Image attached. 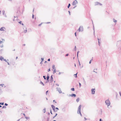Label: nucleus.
Returning a JSON list of instances; mask_svg holds the SVG:
<instances>
[{"instance_id": "obj_43", "label": "nucleus", "mask_w": 121, "mask_h": 121, "mask_svg": "<svg viewBox=\"0 0 121 121\" xmlns=\"http://www.w3.org/2000/svg\"><path fill=\"white\" fill-rule=\"evenodd\" d=\"M50 76H47V79H49L50 78Z\"/></svg>"}, {"instance_id": "obj_40", "label": "nucleus", "mask_w": 121, "mask_h": 121, "mask_svg": "<svg viewBox=\"0 0 121 121\" xmlns=\"http://www.w3.org/2000/svg\"><path fill=\"white\" fill-rule=\"evenodd\" d=\"M119 93L120 96L121 97V92L120 91Z\"/></svg>"}, {"instance_id": "obj_4", "label": "nucleus", "mask_w": 121, "mask_h": 121, "mask_svg": "<svg viewBox=\"0 0 121 121\" xmlns=\"http://www.w3.org/2000/svg\"><path fill=\"white\" fill-rule=\"evenodd\" d=\"M95 3V5L96 6L97 5H102V4L98 2H96Z\"/></svg>"}, {"instance_id": "obj_21", "label": "nucleus", "mask_w": 121, "mask_h": 121, "mask_svg": "<svg viewBox=\"0 0 121 121\" xmlns=\"http://www.w3.org/2000/svg\"><path fill=\"white\" fill-rule=\"evenodd\" d=\"M71 90L72 91H74V88H71Z\"/></svg>"}, {"instance_id": "obj_44", "label": "nucleus", "mask_w": 121, "mask_h": 121, "mask_svg": "<svg viewBox=\"0 0 121 121\" xmlns=\"http://www.w3.org/2000/svg\"><path fill=\"white\" fill-rule=\"evenodd\" d=\"M76 32H75V36H77V35H76Z\"/></svg>"}, {"instance_id": "obj_36", "label": "nucleus", "mask_w": 121, "mask_h": 121, "mask_svg": "<svg viewBox=\"0 0 121 121\" xmlns=\"http://www.w3.org/2000/svg\"><path fill=\"white\" fill-rule=\"evenodd\" d=\"M3 60L4 61L6 62H7V60L5 59H4Z\"/></svg>"}, {"instance_id": "obj_29", "label": "nucleus", "mask_w": 121, "mask_h": 121, "mask_svg": "<svg viewBox=\"0 0 121 121\" xmlns=\"http://www.w3.org/2000/svg\"><path fill=\"white\" fill-rule=\"evenodd\" d=\"M4 85V84H1L0 85V86H2V87Z\"/></svg>"}, {"instance_id": "obj_46", "label": "nucleus", "mask_w": 121, "mask_h": 121, "mask_svg": "<svg viewBox=\"0 0 121 121\" xmlns=\"http://www.w3.org/2000/svg\"><path fill=\"white\" fill-rule=\"evenodd\" d=\"M4 105L6 106H7L8 105V104L6 103H5L4 104Z\"/></svg>"}, {"instance_id": "obj_16", "label": "nucleus", "mask_w": 121, "mask_h": 121, "mask_svg": "<svg viewBox=\"0 0 121 121\" xmlns=\"http://www.w3.org/2000/svg\"><path fill=\"white\" fill-rule=\"evenodd\" d=\"M79 100V98H78L76 99V101L77 102H78Z\"/></svg>"}, {"instance_id": "obj_10", "label": "nucleus", "mask_w": 121, "mask_h": 121, "mask_svg": "<svg viewBox=\"0 0 121 121\" xmlns=\"http://www.w3.org/2000/svg\"><path fill=\"white\" fill-rule=\"evenodd\" d=\"M4 29H5V27H2L0 28V30L2 31H4Z\"/></svg>"}, {"instance_id": "obj_57", "label": "nucleus", "mask_w": 121, "mask_h": 121, "mask_svg": "<svg viewBox=\"0 0 121 121\" xmlns=\"http://www.w3.org/2000/svg\"><path fill=\"white\" fill-rule=\"evenodd\" d=\"M56 85H57L58 86H59V84H56Z\"/></svg>"}, {"instance_id": "obj_35", "label": "nucleus", "mask_w": 121, "mask_h": 121, "mask_svg": "<svg viewBox=\"0 0 121 121\" xmlns=\"http://www.w3.org/2000/svg\"><path fill=\"white\" fill-rule=\"evenodd\" d=\"M32 18L33 19H34V15L33 14H32Z\"/></svg>"}, {"instance_id": "obj_64", "label": "nucleus", "mask_w": 121, "mask_h": 121, "mask_svg": "<svg viewBox=\"0 0 121 121\" xmlns=\"http://www.w3.org/2000/svg\"><path fill=\"white\" fill-rule=\"evenodd\" d=\"M20 120V119H18V120H17V121H19Z\"/></svg>"}, {"instance_id": "obj_39", "label": "nucleus", "mask_w": 121, "mask_h": 121, "mask_svg": "<svg viewBox=\"0 0 121 121\" xmlns=\"http://www.w3.org/2000/svg\"><path fill=\"white\" fill-rule=\"evenodd\" d=\"M69 55V54L68 53H67L65 54V56H67Z\"/></svg>"}, {"instance_id": "obj_34", "label": "nucleus", "mask_w": 121, "mask_h": 121, "mask_svg": "<svg viewBox=\"0 0 121 121\" xmlns=\"http://www.w3.org/2000/svg\"><path fill=\"white\" fill-rule=\"evenodd\" d=\"M77 74H78V72H77V73H76L75 74H74L73 75V76H77Z\"/></svg>"}, {"instance_id": "obj_11", "label": "nucleus", "mask_w": 121, "mask_h": 121, "mask_svg": "<svg viewBox=\"0 0 121 121\" xmlns=\"http://www.w3.org/2000/svg\"><path fill=\"white\" fill-rule=\"evenodd\" d=\"M50 81L51 82L53 81V78L52 77V76H51V79Z\"/></svg>"}, {"instance_id": "obj_61", "label": "nucleus", "mask_w": 121, "mask_h": 121, "mask_svg": "<svg viewBox=\"0 0 121 121\" xmlns=\"http://www.w3.org/2000/svg\"><path fill=\"white\" fill-rule=\"evenodd\" d=\"M23 115L25 117H26V115H25V113H23Z\"/></svg>"}, {"instance_id": "obj_48", "label": "nucleus", "mask_w": 121, "mask_h": 121, "mask_svg": "<svg viewBox=\"0 0 121 121\" xmlns=\"http://www.w3.org/2000/svg\"><path fill=\"white\" fill-rule=\"evenodd\" d=\"M68 12L69 13V15H70V11H69Z\"/></svg>"}, {"instance_id": "obj_20", "label": "nucleus", "mask_w": 121, "mask_h": 121, "mask_svg": "<svg viewBox=\"0 0 121 121\" xmlns=\"http://www.w3.org/2000/svg\"><path fill=\"white\" fill-rule=\"evenodd\" d=\"M70 3H69L68 4V6H67L68 8H69V7H70Z\"/></svg>"}, {"instance_id": "obj_6", "label": "nucleus", "mask_w": 121, "mask_h": 121, "mask_svg": "<svg viewBox=\"0 0 121 121\" xmlns=\"http://www.w3.org/2000/svg\"><path fill=\"white\" fill-rule=\"evenodd\" d=\"M78 3V1H77V0H75L74 1H73V3L72 4L73 5H75L76 4Z\"/></svg>"}, {"instance_id": "obj_12", "label": "nucleus", "mask_w": 121, "mask_h": 121, "mask_svg": "<svg viewBox=\"0 0 121 121\" xmlns=\"http://www.w3.org/2000/svg\"><path fill=\"white\" fill-rule=\"evenodd\" d=\"M4 58H3V57L2 56H1L0 57V60H1V61H2L4 59Z\"/></svg>"}, {"instance_id": "obj_41", "label": "nucleus", "mask_w": 121, "mask_h": 121, "mask_svg": "<svg viewBox=\"0 0 121 121\" xmlns=\"http://www.w3.org/2000/svg\"><path fill=\"white\" fill-rule=\"evenodd\" d=\"M50 71V68L49 69H48V72H49Z\"/></svg>"}, {"instance_id": "obj_33", "label": "nucleus", "mask_w": 121, "mask_h": 121, "mask_svg": "<svg viewBox=\"0 0 121 121\" xmlns=\"http://www.w3.org/2000/svg\"><path fill=\"white\" fill-rule=\"evenodd\" d=\"M41 59L42 60L41 61H43L44 60V58H41Z\"/></svg>"}, {"instance_id": "obj_23", "label": "nucleus", "mask_w": 121, "mask_h": 121, "mask_svg": "<svg viewBox=\"0 0 121 121\" xmlns=\"http://www.w3.org/2000/svg\"><path fill=\"white\" fill-rule=\"evenodd\" d=\"M52 68L53 69H54L55 68V65H52Z\"/></svg>"}, {"instance_id": "obj_51", "label": "nucleus", "mask_w": 121, "mask_h": 121, "mask_svg": "<svg viewBox=\"0 0 121 121\" xmlns=\"http://www.w3.org/2000/svg\"><path fill=\"white\" fill-rule=\"evenodd\" d=\"M7 63L8 65H10V64L9 62H8V61H7Z\"/></svg>"}, {"instance_id": "obj_22", "label": "nucleus", "mask_w": 121, "mask_h": 121, "mask_svg": "<svg viewBox=\"0 0 121 121\" xmlns=\"http://www.w3.org/2000/svg\"><path fill=\"white\" fill-rule=\"evenodd\" d=\"M25 118L27 120L28 119H29L30 118V117H25Z\"/></svg>"}, {"instance_id": "obj_59", "label": "nucleus", "mask_w": 121, "mask_h": 121, "mask_svg": "<svg viewBox=\"0 0 121 121\" xmlns=\"http://www.w3.org/2000/svg\"><path fill=\"white\" fill-rule=\"evenodd\" d=\"M42 61H41V62H40V64H42Z\"/></svg>"}, {"instance_id": "obj_7", "label": "nucleus", "mask_w": 121, "mask_h": 121, "mask_svg": "<svg viewBox=\"0 0 121 121\" xmlns=\"http://www.w3.org/2000/svg\"><path fill=\"white\" fill-rule=\"evenodd\" d=\"M51 106H52V107L53 110L55 112H56L57 111V110H55V107L53 105H52Z\"/></svg>"}, {"instance_id": "obj_62", "label": "nucleus", "mask_w": 121, "mask_h": 121, "mask_svg": "<svg viewBox=\"0 0 121 121\" xmlns=\"http://www.w3.org/2000/svg\"><path fill=\"white\" fill-rule=\"evenodd\" d=\"M84 118L85 120H86L87 119L85 117H84Z\"/></svg>"}, {"instance_id": "obj_49", "label": "nucleus", "mask_w": 121, "mask_h": 121, "mask_svg": "<svg viewBox=\"0 0 121 121\" xmlns=\"http://www.w3.org/2000/svg\"><path fill=\"white\" fill-rule=\"evenodd\" d=\"M98 41L101 40L100 39H99V38H98Z\"/></svg>"}, {"instance_id": "obj_26", "label": "nucleus", "mask_w": 121, "mask_h": 121, "mask_svg": "<svg viewBox=\"0 0 121 121\" xmlns=\"http://www.w3.org/2000/svg\"><path fill=\"white\" fill-rule=\"evenodd\" d=\"M27 31V30H25L24 31V33H26Z\"/></svg>"}, {"instance_id": "obj_38", "label": "nucleus", "mask_w": 121, "mask_h": 121, "mask_svg": "<svg viewBox=\"0 0 121 121\" xmlns=\"http://www.w3.org/2000/svg\"><path fill=\"white\" fill-rule=\"evenodd\" d=\"M92 60V59L91 60H90V61H89V64H91V60Z\"/></svg>"}, {"instance_id": "obj_60", "label": "nucleus", "mask_w": 121, "mask_h": 121, "mask_svg": "<svg viewBox=\"0 0 121 121\" xmlns=\"http://www.w3.org/2000/svg\"><path fill=\"white\" fill-rule=\"evenodd\" d=\"M76 6H75L73 8V9H74Z\"/></svg>"}, {"instance_id": "obj_13", "label": "nucleus", "mask_w": 121, "mask_h": 121, "mask_svg": "<svg viewBox=\"0 0 121 121\" xmlns=\"http://www.w3.org/2000/svg\"><path fill=\"white\" fill-rule=\"evenodd\" d=\"M113 22L116 23L115 24H116L117 22V21L114 18L113 19Z\"/></svg>"}, {"instance_id": "obj_17", "label": "nucleus", "mask_w": 121, "mask_h": 121, "mask_svg": "<svg viewBox=\"0 0 121 121\" xmlns=\"http://www.w3.org/2000/svg\"><path fill=\"white\" fill-rule=\"evenodd\" d=\"M46 108H44L43 110V112L44 113H45L46 112Z\"/></svg>"}, {"instance_id": "obj_3", "label": "nucleus", "mask_w": 121, "mask_h": 121, "mask_svg": "<svg viewBox=\"0 0 121 121\" xmlns=\"http://www.w3.org/2000/svg\"><path fill=\"white\" fill-rule=\"evenodd\" d=\"M83 30V28L82 26H80L79 27L78 30V31L79 32H80L81 31L82 32Z\"/></svg>"}, {"instance_id": "obj_31", "label": "nucleus", "mask_w": 121, "mask_h": 121, "mask_svg": "<svg viewBox=\"0 0 121 121\" xmlns=\"http://www.w3.org/2000/svg\"><path fill=\"white\" fill-rule=\"evenodd\" d=\"M57 115V113H56L55 114V116L53 117V118H54Z\"/></svg>"}, {"instance_id": "obj_5", "label": "nucleus", "mask_w": 121, "mask_h": 121, "mask_svg": "<svg viewBox=\"0 0 121 121\" xmlns=\"http://www.w3.org/2000/svg\"><path fill=\"white\" fill-rule=\"evenodd\" d=\"M57 91H58L59 93H61L62 92L61 89L60 88L57 87L56 88Z\"/></svg>"}, {"instance_id": "obj_58", "label": "nucleus", "mask_w": 121, "mask_h": 121, "mask_svg": "<svg viewBox=\"0 0 121 121\" xmlns=\"http://www.w3.org/2000/svg\"><path fill=\"white\" fill-rule=\"evenodd\" d=\"M99 121H102V120L101 119H99Z\"/></svg>"}, {"instance_id": "obj_30", "label": "nucleus", "mask_w": 121, "mask_h": 121, "mask_svg": "<svg viewBox=\"0 0 121 121\" xmlns=\"http://www.w3.org/2000/svg\"><path fill=\"white\" fill-rule=\"evenodd\" d=\"M4 103H0V104L1 105H3L4 104Z\"/></svg>"}, {"instance_id": "obj_54", "label": "nucleus", "mask_w": 121, "mask_h": 121, "mask_svg": "<svg viewBox=\"0 0 121 121\" xmlns=\"http://www.w3.org/2000/svg\"><path fill=\"white\" fill-rule=\"evenodd\" d=\"M61 73V72H59V73L58 75H60V74Z\"/></svg>"}, {"instance_id": "obj_50", "label": "nucleus", "mask_w": 121, "mask_h": 121, "mask_svg": "<svg viewBox=\"0 0 121 121\" xmlns=\"http://www.w3.org/2000/svg\"><path fill=\"white\" fill-rule=\"evenodd\" d=\"M48 61H50V58H49L48 60Z\"/></svg>"}, {"instance_id": "obj_2", "label": "nucleus", "mask_w": 121, "mask_h": 121, "mask_svg": "<svg viewBox=\"0 0 121 121\" xmlns=\"http://www.w3.org/2000/svg\"><path fill=\"white\" fill-rule=\"evenodd\" d=\"M81 105H80L78 107L77 111V113L78 114H80L81 116L82 115L81 112Z\"/></svg>"}, {"instance_id": "obj_56", "label": "nucleus", "mask_w": 121, "mask_h": 121, "mask_svg": "<svg viewBox=\"0 0 121 121\" xmlns=\"http://www.w3.org/2000/svg\"><path fill=\"white\" fill-rule=\"evenodd\" d=\"M53 102H55V103H56V102L55 101V100H53Z\"/></svg>"}, {"instance_id": "obj_45", "label": "nucleus", "mask_w": 121, "mask_h": 121, "mask_svg": "<svg viewBox=\"0 0 121 121\" xmlns=\"http://www.w3.org/2000/svg\"><path fill=\"white\" fill-rule=\"evenodd\" d=\"M78 62H79V66H80V65H81L79 61V60H78Z\"/></svg>"}, {"instance_id": "obj_9", "label": "nucleus", "mask_w": 121, "mask_h": 121, "mask_svg": "<svg viewBox=\"0 0 121 121\" xmlns=\"http://www.w3.org/2000/svg\"><path fill=\"white\" fill-rule=\"evenodd\" d=\"M68 96H71L72 97H75L76 96V95L75 94H72L71 95H68Z\"/></svg>"}, {"instance_id": "obj_37", "label": "nucleus", "mask_w": 121, "mask_h": 121, "mask_svg": "<svg viewBox=\"0 0 121 121\" xmlns=\"http://www.w3.org/2000/svg\"><path fill=\"white\" fill-rule=\"evenodd\" d=\"M98 43H99V46H100V44L101 43V42H100V41H98Z\"/></svg>"}, {"instance_id": "obj_55", "label": "nucleus", "mask_w": 121, "mask_h": 121, "mask_svg": "<svg viewBox=\"0 0 121 121\" xmlns=\"http://www.w3.org/2000/svg\"><path fill=\"white\" fill-rule=\"evenodd\" d=\"M56 109H57V110H58L59 109L57 107L56 108Z\"/></svg>"}, {"instance_id": "obj_19", "label": "nucleus", "mask_w": 121, "mask_h": 121, "mask_svg": "<svg viewBox=\"0 0 121 121\" xmlns=\"http://www.w3.org/2000/svg\"><path fill=\"white\" fill-rule=\"evenodd\" d=\"M79 52V51H78L77 53V57L78 58V53Z\"/></svg>"}, {"instance_id": "obj_63", "label": "nucleus", "mask_w": 121, "mask_h": 121, "mask_svg": "<svg viewBox=\"0 0 121 121\" xmlns=\"http://www.w3.org/2000/svg\"><path fill=\"white\" fill-rule=\"evenodd\" d=\"M50 23V22H47L46 23L47 24H48V23Z\"/></svg>"}, {"instance_id": "obj_14", "label": "nucleus", "mask_w": 121, "mask_h": 121, "mask_svg": "<svg viewBox=\"0 0 121 121\" xmlns=\"http://www.w3.org/2000/svg\"><path fill=\"white\" fill-rule=\"evenodd\" d=\"M121 75V70H119L118 72V76Z\"/></svg>"}, {"instance_id": "obj_25", "label": "nucleus", "mask_w": 121, "mask_h": 121, "mask_svg": "<svg viewBox=\"0 0 121 121\" xmlns=\"http://www.w3.org/2000/svg\"><path fill=\"white\" fill-rule=\"evenodd\" d=\"M6 108V106H4L2 107V108Z\"/></svg>"}, {"instance_id": "obj_24", "label": "nucleus", "mask_w": 121, "mask_h": 121, "mask_svg": "<svg viewBox=\"0 0 121 121\" xmlns=\"http://www.w3.org/2000/svg\"><path fill=\"white\" fill-rule=\"evenodd\" d=\"M56 72V70L55 69L54 70V71H53V73H55Z\"/></svg>"}, {"instance_id": "obj_18", "label": "nucleus", "mask_w": 121, "mask_h": 121, "mask_svg": "<svg viewBox=\"0 0 121 121\" xmlns=\"http://www.w3.org/2000/svg\"><path fill=\"white\" fill-rule=\"evenodd\" d=\"M40 84L42 85L43 86H44V84L41 81H40Z\"/></svg>"}, {"instance_id": "obj_1", "label": "nucleus", "mask_w": 121, "mask_h": 121, "mask_svg": "<svg viewBox=\"0 0 121 121\" xmlns=\"http://www.w3.org/2000/svg\"><path fill=\"white\" fill-rule=\"evenodd\" d=\"M106 104L107 105V107H108L110 105L111 103L109 99H107L105 102Z\"/></svg>"}, {"instance_id": "obj_8", "label": "nucleus", "mask_w": 121, "mask_h": 121, "mask_svg": "<svg viewBox=\"0 0 121 121\" xmlns=\"http://www.w3.org/2000/svg\"><path fill=\"white\" fill-rule=\"evenodd\" d=\"M95 89H92L91 90V91H92V94H95Z\"/></svg>"}, {"instance_id": "obj_42", "label": "nucleus", "mask_w": 121, "mask_h": 121, "mask_svg": "<svg viewBox=\"0 0 121 121\" xmlns=\"http://www.w3.org/2000/svg\"><path fill=\"white\" fill-rule=\"evenodd\" d=\"M79 86H80V87L81 86V83H80V82H79Z\"/></svg>"}, {"instance_id": "obj_32", "label": "nucleus", "mask_w": 121, "mask_h": 121, "mask_svg": "<svg viewBox=\"0 0 121 121\" xmlns=\"http://www.w3.org/2000/svg\"><path fill=\"white\" fill-rule=\"evenodd\" d=\"M42 23H42H42H41V24H39L38 25V26H40L42 24Z\"/></svg>"}, {"instance_id": "obj_47", "label": "nucleus", "mask_w": 121, "mask_h": 121, "mask_svg": "<svg viewBox=\"0 0 121 121\" xmlns=\"http://www.w3.org/2000/svg\"><path fill=\"white\" fill-rule=\"evenodd\" d=\"M48 91H47L46 92V95H47V93H48Z\"/></svg>"}, {"instance_id": "obj_53", "label": "nucleus", "mask_w": 121, "mask_h": 121, "mask_svg": "<svg viewBox=\"0 0 121 121\" xmlns=\"http://www.w3.org/2000/svg\"><path fill=\"white\" fill-rule=\"evenodd\" d=\"M46 76H43V78H44L45 79H46L45 77H46Z\"/></svg>"}, {"instance_id": "obj_28", "label": "nucleus", "mask_w": 121, "mask_h": 121, "mask_svg": "<svg viewBox=\"0 0 121 121\" xmlns=\"http://www.w3.org/2000/svg\"><path fill=\"white\" fill-rule=\"evenodd\" d=\"M3 12V15H4V14L5 13V11L4 10H3L2 11Z\"/></svg>"}, {"instance_id": "obj_52", "label": "nucleus", "mask_w": 121, "mask_h": 121, "mask_svg": "<svg viewBox=\"0 0 121 121\" xmlns=\"http://www.w3.org/2000/svg\"><path fill=\"white\" fill-rule=\"evenodd\" d=\"M47 80L48 82H49V79H47Z\"/></svg>"}, {"instance_id": "obj_15", "label": "nucleus", "mask_w": 121, "mask_h": 121, "mask_svg": "<svg viewBox=\"0 0 121 121\" xmlns=\"http://www.w3.org/2000/svg\"><path fill=\"white\" fill-rule=\"evenodd\" d=\"M18 23H19L21 24H22L23 26L24 25L23 24V23H22V21H20V22H19Z\"/></svg>"}, {"instance_id": "obj_27", "label": "nucleus", "mask_w": 121, "mask_h": 121, "mask_svg": "<svg viewBox=\"0 0 121 121\" xmlns=\"http://www.w3.org/2000/svg\"><path fill=\"white\" fill-rule=\"evenodd\" d=\"M74 50L75 51H76L77 50V48L76 47V46H75L74 48Z\"/></svg>"}]
</instances>
